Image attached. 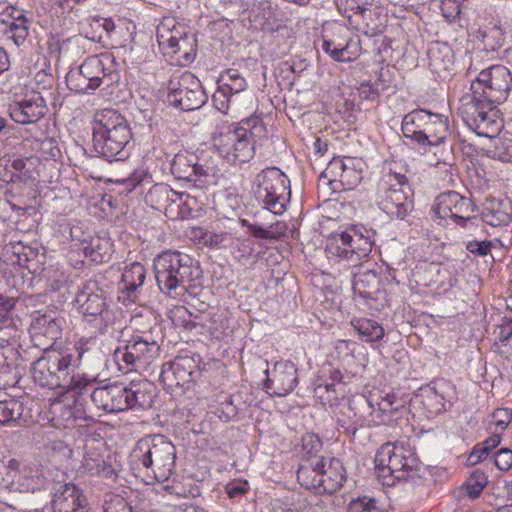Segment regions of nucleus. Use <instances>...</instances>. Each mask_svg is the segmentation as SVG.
<instances>
[{
    "instance_id": "obj_1",
    "label": "nucleus",
    "mask_w": 512,
    "mask_h": 512,
    "mask_svg": "<svg viewBox=\"0 0 512 512\" xmlns=\"http://www.w3.org/2000/svg\"><path fill=\"white\" fill-rule=\"evenodd\" d=\"M265 132L262 121L247 120L244 125L219 128L213 136V146L227 163L242 165L254 157L255 138Z\"/></svg>"
},
{
    "instance_id": "obj_2",
    "label": "nucleus",
    "mask_w": 512,
    "mask_h": 512,
    "mask_svg": "<svg viewBox=\"0 0 512 512\" xmlns=\"http://www.w3.org/2000/svg\"><path fill=\"white\" fill-rule=\"evenodd\" d=\"M154 270L159 289L171 297L183 295L199 273L195 261L178 251L160 254L154 260Z\"/></svg>"
},
{
    "instance_id": "obj_3",
    "label": "nucleus",
    "mask_w": 512,
    "mask_h": 512,
    "mask_svg": "<svg viewBox=\"0 0 512 512\" xmlns=\"http://www.w3.org/2000/svg\"><path fill=\"white\" fill-rule=\"evenodd\" d=\"M132 137L127 120L114 109H103L94 116L93 149L104 158H114L124 152Z\"/></svg>"
},
{
    "instance_id": "obj_4",
    "label": "nucleus",
    "mask_w": 512,
    "mask_h": 512,
    "mask_svg": "<svg viewBox=\"0 0 512 512\" xmlns=\"http://www.w3.org/2000/svg\"><path fill=\"white\" fill-rule=\"evenodd\" d=\"M176 448L165 436L147 435L136 442L131 462L150 470L158 481H166L175 468Z\"/></svg>"
},
{
    "instance_id": "obj_5",
    "label": "nucleus",
    "mask_w": 512,
    "mask_h": 512,
    "mask_svg": "<svg viewBox=\"0 0 512 512\" xmlns=\"http://www.w3.org/2000/svg\"><path fill=\"white\" fill-rule=\"evenodd\" d=\"M379 477H393L397 480H409L420 476L422 466L413 450L405 443H386L375 456Z\"/></svg>"
},
{
    "instance_id": "obj_6",
    "label": "nucleus",
    "mask_w": 512,
    "mask_h": 512,
    "mask_svg": "<svg viewBox=\"0 0 512 512\" xmlns=\"http://www.w3.org/2000/svg\"><path fill=\"white\" fill-rule=\"evenodd\" d=\"M76 367L73 350L65 347H46L43 355L32 366V377L36 383L50 389L62 388L68 374Z\"/></svg>"
},
{
    "instance_id": "obj_7",
    "label": "nucleus",
    "mask_w": 512,
    "mask_h": 512,
    "mask_svg": "<svg viewBox=\"0 0 512 512\" xmlns=\"http://www.w3.org/2000/svg\"><path fill=\"white\" fill-rule=\"evenodd\" d=\"M413 192L404 174L385 172L380 178L375 194L377 206L389 217L404 219L413 209Z\"/></svg>"
},
{
    "instance_id": "obj_8",
    "label": "nucleus",
    "mask_w": 512,
    "mask_h": 512,
    "mask_svg": "<svg viewBox=\"0 0 512 512\" xmlns=\"http://www.w3.org/2000/svg\"><path fill=\"white\" fill-rule=\"evenodd\" d=\"M118 78L113 59L108 54L88 57L79 67L78 72L67 75V83L77 93H87L101 86L109 87Z\"/></svg>"
},
{
    "instance_id": "obj_9",
    "label": "nucleus",
    "mask_w": 512,
    "mask_h": 512,
    "mask_svg": "<svg viewBox=\"0 0 512 512\" xmlns=\"http://www.w3.org/2000/svg\"><path fill=\"white\" fill-rule=\"evenodd\" d=\"M253 192L267 210L281 215L290 200V180L279 168L268 167L257 174Z\"/></svg>"
},
{
    "instance_id": "obj_10",
    "label": "nucleus",
    "mask_w": 512,
    "mask_h": 512,
    "mask_svg": "<svg viewBox=\"0 0 512 512\" xmlns=\"http://www.w3.org/2000/svg\"><path fill=\"white\" fill-rule=\"evenodd\" d=\"M160 355V345L149 333L133 335L123 347L114 352L119 370H146Z\"/></svg>"
},
{
    "instance_id": "obj_11",
    "label": "nucleus",
    "mask_w": 512,
    "mask_h": 512,
    "mask_svg": "<svg viewBox=\"0 0 512 512\" xmlns=\"http://www.w3.org/2000/svg\"><path fill=\"white\" fill-rule=\"evenodd\" d=\"M512 77L510 71L502 65H493L483 69L472 81L470 90L488 101V105L503 103L510 92Z\"/></svg>"
},
{
    "instance_id": "obj_12",
    "label": "nucleus",
    "mask_w": 512,
    "mask_h": 512,
    "mask_svg": "<svg viewBox=\"0 0 512 512\" xmlns=\"http://www.w3.org/2000/svg\"><path fill=\"white\" fill-rule=\"evenodd\" d=\"M168 102L183 111L200 108L208 99L198 78L191 72L174 75L168 83Z\"/></svg>"
},
{
    "instance_id": "obj_13",
    "label": "nucleus",
    "mask_w": 512,
    "mask_h": 512,
    "mask_svg": "<svg viewBox=\"0 0 512 512\" xmlns=\"http://www.w3.org/2000/svg\"><path fill=\"white\" fill-rule=\"evenodd\" d=\"M372 250V242L356 229L335 233L328 240L326 251L330 257L347 260L357 266Z\"/></svg>"
},
{
    "instance_id": "obj_14",
    "label": "nucleus",
    "mask_w": 512,
    "mask_h": 512,
    "mask_svg": "<svg viewBox=\"0 0 512 512\" xmlns=\"http://www.w3.org/2000/svg\"><path fill=\"white\" fill-rule=\"evenodd\" d=\"M76 302L83 317L103 333L111 321V313L107 309L104 291L94 280L85 282L77 293Z\"/></svg>"
},
{
    "instance_id": "obj_15",
    "label": "nucleus",
    "mask_w": 512,
    "mask_h": 512,
    "mask_svg": "<svg viewBox=\"0 0 512 512\" xmlns=\"http://www.w3.org/2000/svg\"><path fill=\"white\" fill-rule=\"evenodd\" d=\"M171 173L178 180L203 184L205 179L214 177L216 166L213 161L200 159L187 151L177 153L171 162Z\"/></svg>"
},
{
    "instance_id": "obj_16",
    "label": "nucleus",
    "mask_w": 512,
    "mask_h": 512,
    "mask_svg": "<svg viewBox=\"0 0 512 512\" xmlns=\"http://www.w3.org/2000/svg\"><path fill=\"white\" fill-rule=\"evenodd\" d=\"M322 49L338 62H352L362 52L360 40L352 38L348 28L340 24L333 27L331 36L323 37Z\"/></svg>"
},
{
    "instance_id": "obj_17",
    "label": "nucleus",
    "mask_w": 512,
    "mask_h": 512,
    "mask_svg": "<svg viewBox=\"0 0 512 512\" xmlns=\"http://www.w3.org/2000/svg\"><path fill=\"white\" fill-rule=\"evenodd\" d=\"M157 42L164 53L181 54L180 57L186 61H192L195 58L193 43L177 27L173 19H167L157 26Z\"/></svg>"
},
{
    "instance_id": "obj_18",
    "label": "nucleus",
    "mask_w": 512,
    "mask_h": 512,
    "mask_svg": "<svg viewBox=\"0 0 512 512\" xmlns=\"http://www.w3.org/2000/svg\"><path fill=\"white\" fill-rule=\"evenodd\" d=\"M472 206L470 199L455 191H449L437 196L433 211L440 220L447 221L451 219L454 222L460 221L462 225H466L473 220L470 216L473 211Z\"/></svg>"
},
{
    "instance_id": "obj_19",
    "label": "nucleus",
    "mask_w": 512,
    "mask_h": 512,
    "mask_svg": "<svg viewBox=\"0 0 512 512\" xmlns=\"http://www.w3.org/2000/svg\"><path fill=\"white\" fill-rule=\"evenodd\" d=\"M242 22L253 30L276 31L280 27L282 14L268 0L255 2L241 14Z\"/></svg>"
},
{
    "instance_id": "obj_20",
    "label": "nucleus",
    "mask_w": 512,
    "mask_h": 512,
    "mask_svg": "<svg viewBox=\"0 0 512 512\" xmlns=\"http://www.w3.org/2000/svg\"><path fill=\"white\" fill-rule=\"evenodd\" d=\"M265 391L273 396L284 397L291 393L298 383L297 368L290 361L275 363L272 370L266 369Z\"/></svg>"
},
{
    "instance_id": "obj_21",
    "label": "nucleus",
    "mask_w": 512,
    "mask_h": 512,
    "mask_svg": "<svg viewBox=\"0 0 512 512\" xmlns=\"http://www.w3.org/2000/svg\"><path fill=\"white\" fill-rule=\"evenodd\" d=\"M245 79L237 70L229 69L219 80V86L212 96L214 106L223 114H228L234 97L246 89Z\"/></svg>"
},
{
    "instance_id": "obj_22",
    "label": "nucleus",
    "mask_w": 512,
    "mask_h": 512,
    "mask_svg": "<svg viewBox=\"0 0 512 512\" xmlns=\"http://www.w3.org/2000/svg\"><path fill=\"white\" fill-rule=\"evenodd\" d=\"M29 331L35 345L44 349L61 338L62 323L52 313L38 315L31 322Z\"/></svg>"
},
{
    "instance_id": "obj_23",
    "label": "nucleus",
    "mask_w": 512,
    "mask_h": 512,
    "mask_svg": "<svg viewBox=\"0 0 512 512\" xmlns=\"http://www.w3.org/2000/svg\"><path fill=\"white\" fill-rule=\"evenodd\" d=\"M386 16L381 9L372 4L364 6L355 13L348 14V21L357 31L373 37L382 33L385 27Z\"/></svg>"
},
{
    "instance_id": "obj_24",
    "label": "nucleus",
    "mask_w": 512,
    "mask_h": 512,
    "mask_svg": "<svg viewBox=\"0 0 512 512\" xmlns=\"http://www.w3.org/2000/svg\"><path fill=\"white\" fill-rule=\"evenodd\" d=\"M91 398L98 408L109 413L128 409V404L125 401V386L120 383L95 388Z\"/></svg>"
},
{
    "instance_id": "obj_25",
    "label": "nucleus",
    "mask_w": 512,
    "mask_h": 512,
    "mask_svg": "<svg viewBox=\"0 0 512 512\" xmlns=\"http://www.w3.org/2000/svg\"><path fill=\"white\" fill-rule=\"evenodd\" d=\"M45 113V101L40 95H33L31 98L23 99L20 102L11 104L9 107L10 117L20 124L35 123L40 120Z\"/></svg>"
},
{
    "instance_id": "obj_26",
    "label": "nucleus",
    "mask_w": 512,
    "mask_h": 512,
    "mask_svg": "<svg viewBox=\"0 0 512 512\" xmlns=\"http://www.w3.org/2000/svg\"><path fill=\"white\" fill-rule=\"evenodd\" d=\"M321 488L320 493L332 494L341 488L346 479L345 469L340 460L335 458H320Z\"/></svg>"
},
{
    "instance_id": "obj_27",
    "label": "nucleus",
    "mask_w": 512,
    "mask_h": 512,
    "mask_svg": "<svg viewBox=\"0 0 512 512\" xmlns=\"http://www.w3.org/2000/svg\"><path fill=\"white\" fill-rule=\"evenodd\" d=\"M50 413L55 426H70L75 420L85 418L83 404L79 399L57 400L51 403Z\"/></svg>"
},
{
    "instance_id": "obj_28",
    "label": "nucleus",
    "mask_w": 512,
    "mask_h": 512,
    "mask_svg": "<svg viewBox=\"0 0 512 512\" xmlns=\"http://www.w3.org/2000/svg\"><path fill=\"white\" fill-rule=\"evenodd\" d=\"M428 117L429 119L422 129L419 146L437 147L444 144L449 134L447 119L442 115L430 112H428Z\"/></svg>"
},
{
    "instance_id": "obj_29",
    "label": "nucleus",
    "mask_w": 512,
    "mask_h": 512,
    "mask_svg": "<svg viewBox=\"0 0 512 512\" xmlns=\"http://www.w3.org/2000/svg\"><path fill=\"white\" fill-rule=\"evenodd\" d=\"M155 393L152 384L147 380L131 382L125 386V401L128 409H148L154 403Z\"/></svg>"
},
{
    "instance_id": "obj_30",
    "label": "nucleus",
    "mask_w": 512,
    "mask_h": 512,
    "mask_svg": "<svg viewBox=\"0 0 512 512\" xmlns=\"http://www.w3.org/2000/svg\"><path fill=\"white\" fill-rule=\"evenodd\" d=\"M86 503L81 490L73 483H66L55 493L52 507L54 512H73Z\"/></svg>"
},
{
    "instance_id": "obj_31",
    "label": "nucleus",
    "mask_w": 512,
    "mask_h": 512,
    "mask_svg": "<svg viewBox=\"0 0 512 512\" xmlns=\"http://www.w3.org/2000/svg\"><path fill=\"white\" fill-rule=\"evenodd\" d=\"M189 359H175L162 365L160 378L168 387L184 386L190 381L192 372Z\"/></svg>"
},
{
    "instance_id": "obj_32",
    "label": "nucleus",
    "mask_w": 512,
    "mask_h": 512,
    "mask_svg": "<svg viewBox=\"0 0 512 512\" xmlns=\"http://www.w3.org/2000/svg\"><path fill=\"white\" fill-rule=\"evenodd\" d=\"M77 351L76 366L81 364L96 367L104 362L105 355L96 338H81L75 345Z\"/></svg>"
},
{
    "instance_id": "obj_33",
    "label": "nucleus",
    "mask_w": 512,
    "mask_h": 512,
    "mask_svg": "<svg viewBox=\"0 0 512 512\" xmlns=\"http://www.w3.org/2000/svg\"><path fill=\"white\" fill-rule=\"evenodd\" d=\"M481 217L485 223L493 227L507 225L511 221V207L507 201L486 199Z\"/></svg>"
},
{
    "instance_id": "obj_34",
    "label": "nucleus",
    "mask_w": 512,
    "mask_h": 512,
    "mask_svg": "<svg viewBox=\"0 0 512 512\" xmlns=\"http://www.w3.org/2000/svg\"><path fill=\"white\" fill-rule=\"evenodd\" d=\"M475 93L466 95L462 98V105L460 107L461 114L464 121L471 129H478V119L484 114L486 109H490L492 105H488V101L483 97H477Z\"/></svg>"
},
{
    "instance_id": "obj_35",
    "label": "nucleus",
    "mask_w": 512,
    "mask_h": 512,
    "mask_svg": "<svg viewBox=\"0 0 512 512\" xmlns=\"http://www.w3.org/2000/svg\"><path fill=\"white\" fill-rule=\"evenodd\" d=\"M379 285L380 279L375 271L365 269L353 272V290L362 298H373L379 290Z\"/></svg>"
},
{
    "instance_id": "obj_36",
    "label": "nucleus",
    "mask_w": 512,
    "mask_h": 512,
    "mask_svg": "<svg viewBox=\"0 0 512 512\" xmlns=\"http://www.w3.org/2000/svg\"><path fill=\"white\" fill-rule=\"evenodd\" d=\"M320 477V458L316 460H303L297 471V480L299 484L306 489L314 490L317 494H321Z\"/></svg>"
},
{
    "instance_id": "obj_37",
    "label": "nucleus",
    "mask_w": 512,
    "mask_h": 512,
    "mask_svg": "<svg viewBox=\"0 0 512 512\" xmlns=\"http://www.w3.org/2000/svg\"><path fill=\"white\" fill-rule=\"evenodd\" d=\"M9 468L19 471L20 475L27 481V489L34 492L44 487L46 479L40 465L22 464L17 460L12 459L9 461Z\"/></svg>"
},
{
    "instance_id": "obj_38",
    "label": "nucleus",
    "mask_w": 512,
    "mask_h": 512,
    "mask_svg": "<svg viewBox=\"0 0 512 512\" xmlns=\"http://www.w3.org/2000/svg\"><path fill=\"white\" fill-rule=\"evenodd\" d=\"M428 119V111L426 110H414L406 114L401 127L404 137L410 138L419 145L422 129Z\"/></svg>"
},
{
    "instance_id": "obj_39",
    "label": "nucleus",
    "mask_w": 512,
    "mask_h": 512,
    "mask_svg": "<svg viewBox=\"0 0 512 512\" xmlns=\"http://www.w3.org/2000/svg\"><path fill=\"white\" fill-rule=\"evenodd\" d=\"M146 270L144 266L135 262L125 267L122 273V290L127 293L135 292L144 283Z\"/></svg>"
},
{
    "instance_id": "obj_40",
    "label": "nucleus",
    "mask_w": 512,
    "mask_h": 512,
    "mask_svg": "<svg viewBox=\"0 0 512 512\" xmlns=\"http://www.w3.org/2000/svg\"><path fill=\"white\" fill-rule=\"evenodd\" d=\"M351 324L368 342L378 341L384 336V328L375 320L359 318L352 320Z\"/></svg>"
},
{
    "instance_id": "obj_41",
    "label": "nucleus",
    "mask_w": 512,
    "mask_h": 512,
    "mask_svg": "<svg viewBox=\"0 0 512 512\" xmlns=\"http://www.w3.org/2000/svg\"><path fill=\"white\" fill-rule=\"evenodd\" d=\"M15 303L13 298L0 294V332L5 330L7 336H11V332L15 331L12 315Z\"/></svg>"
},
{
    "instance_id": "obj_42",
    "label": "nucleus",
    "mask_w": 512,
    "mask_h": 512,
    "mask_svg": "<svg viewBox=\"0 0 512 512\" xmlns=\"http://www.w3.org/2000/svg\"><path fill=\"white\" fill-rule=\"evenodd\" d=\"M497 106H491L490 109H486L484 114L478 119L479 128L473 129L479 135L489 136L490 133H496L500 130L501 123L496 120L498 115Z\"/></svg>"
},
{
    "instance_id": "obj_43",
    "label": "nucleus",
    "mask_w": 512,
    "mask_h": 512,
    "mask_svg": "<svg viewBox=\"0 0 512 512\" xmlns=\"http://www.w3.org/2000/svg\"><path fill=\"white\" fill-rule=\"evenodd\" d=\"M22 404L15 399L0 401V425L16 421L22 415Z\"/></svg>"
},
{
    "instance_id": "obj_44",
    "label": "nucleus",
    "mask_w": 512,
    "mask_h": 512,
    "mask_svg": "<svg viewBox=\"0 0 512 512\" xmlns=\"http://www.w3.org/2000/svg\"><path fill=\"white\" fill-rule=\"evenodd\" d=\"M10 167L17 173L11 175L12 182H27L32 178V173L28 165H32V158H14L8 160Z\"/></svg>"
},
{
    "instance_id": "obj_45",
    "label": "nucleus",
    "mask_w": 512,
    "mask_h": 512,
    "mask_svg": "<svg viewBox=\"0 0 512 512\" xmlns=\"http://www.w3.org/2000/svg\"><path fill=\"white\" fill-rule=\"evenodd\" d=\"M0 18L6 27L13 26L14 24L29 23L26 12L13 5L6 6L0 13Z\"/></svg>"
},
{
    "instance_id": "obj_46",
    "label": "nucleus",
    "mask_w": 512,
    "mask_h": 512,
    "mask_svg": "<svg viewBox=\"0 0 512 512\" xmlns=\"http://www.w3.org/2000/svg\"><path fill=\"white\" fill-rule=\"evenodd\" d=\"M487 484V477L482 471L475 470L464 484V489L470 498H477Z\"/></svg>"
},
{
    "instance_id": "obj_47",
    "label": "nucleus",
    "mask_w": 512,
    "mask_h": 512,
    "mask_svg": "<svg viewBox=\"0 0 512 512\" xmlns=\"http://www.w3.org/2000/svg\"><path fill=\"white\" fill-rule=\"evenodd\" d=\"M95 381V378H90L86 374H68V381L63 385L62 389L66 391H78L81 394L86 391Z\"/></svg>"
},
{
    "instance_id": "obj_48",
    "label": "nucleus",
    "mask_w": 512,
    "mask_h": 512,
    "mask_svg": "<svg viewBox=\"0 0 512 512\" xmlns=\"http://www.w3.org/2000/svg\"><path fill=\"white\" fill-rule=\"evenodd\" d=\"M242 223L250 230L254 237L260 239H276L283 233L282 230H279V223L276 225H271L269 228H264L257 224H251L247 220H243Z\"/></svg>"
},
{
    "instance_id": "obj_49",
    "label": "nucleus",
    "mask_w": 512,
    "mask_h": 512,
    "mask_svg": "<svg viewBox=\"0 0 512 512\" xmlns=\"http://www.w3.org/2000/svg\"><path fill=\"white\" fill-rule=\"evenodd\" d=\"M347 164L341 158H333L322 172V177L327 179L329 184L338 183Z\"/></svg>"
},
{
    "instance_id": "obj_50",
    "label": "nucleus",
    "mask_w": 512,
    "mask_h": 512,
    "mask_svg": "<svg viewBox=\"0 0 512 512\" xmlns=\"http://www.w3.org/2000/svg\"><path fill=\"white\" fill-rule=\"evenodd\" d=\"M348 512H381L374 498L353 499L348 505Z\"/></svg>"
},
{
    "instance_id": "obj_51",
    "label": "nucleus",
    "mask_w": 512,
    "mask_h": 512,
    "mask_svg": "<svg viewBox=\"0 0 512 512\" xmlns=\"http://www.w3.org/2000/svg\"><path fill=\"white\" fill-rule=\"evenodd\" d=\"M103 509L109 512H131L127 501L117 494L106 495Z\"/></svg>"
},
{
    "instance_id": "obj_52",
    "label": "nucleus",
    "mask_w": 512,
    "mask_h": 512,
    "mask_svg": "<svg viewBox=\"0 0 512 512\" xmlns=\"http://www.w3.org/2000/svg\"><path fill=\"white\" fill-rule=\"evenodd\" d=\"M302 452L304 455H316L322 448V441L314 433H306L301 440Z\"/></svg>"
},
{
    "instance_id": "obj_53",
    "label": "nucleus",
    "mask_w": 512,
    "mask_h": 512,
    "mask_svg": "<svg viewBox=\"0 0 512 512\" xmlns=\"http://www.w3.org/2000/svg\"><path fill=\"white\" fill-rule=\"evenodd\" d=\"M5 34L13 40V42L20 46L22 45L29 35V23L14 24L13 26L6 27Z\"/></svg>"
},
{
    "instance_id": "obj_54",
    "label": "nucleus",
    "mask_w": 512,
    "mask_h": 512,
    "mask_svg": "<svg viewBox=\"0 0 512 512\" xmlns=\"http://www.w3.org/2000/svg\"><path fill=\"white\" fill-rule=\"evenodd\" d=\"M360 180V172L348 163L338 183H340L344 190H351L360 182Z\"/></svg>"
},
{
    "instance_id": "obj_55",
    "label": "nucleus",
    "mask_w": 512,
    "mask_h": 512,
    "mask_svg": "<svg viewBox=\"0 0 512 512\" xmlns=\"http://www.w3.org/2000/svg\"><path fill=\"white\" fill-rule=\"evenodd\" d=\"M493 424L505 430L512 420V409L508 408H497L491 415Z\"/></svg>"
},
{
    "instance_id": "obj_56",
    "label": "nucleus",
    "mask_w": 512,
    "mask_h": 512,
    "mask_svg": "<svg viewBox=\"0 0 512 512\" xmlns=\"http://www.w3.org/2000/svg\"><path fill=\"white\" fill-rule=\"evenodd\" d=\"M494 463L501 471H507L512 467V450L502 448L494 455Z\"/></svg>"
},
{
    "instance_id": "obj_57",
    "label": "nucleus",
    "mask_w": 512,
    "mask_h": 512,
    "mask_svg": "<svg viewBox=\"0 0 512 512\" xmlns=\"http://www.w3.org/2000/svg\"><path fill=\"white\" fill-rule=\"evenodd\" d=\"M441 10L446 19L454 21L461 13V5L456 0H442Z\"/></svg>"
},
{
    "instance_id": "obj_58",
    "label": "nucleus",
    "mask_w": 512,
    "mask_h": 512,
    "mask_svg": "<svg viewBox=\"0 0 512 512\" xmlns=\"http://www.w3.org/2000/svg\"><path fill=\"white\" fill-rule=\"evenodd\" d=\"M318 503L311 504L305 502H299L290 506L279 505L274 507L273 512H317Z\"/></svg>"
},
{
    "instance_id": "obj_59",
    "label": "nucleus",
    "mask_w": 512,
    "mask_h": 512,
    "mask_svg": "<svg viewBox=\"0 0 512 512\" xmlns=\"http://www.w3.org/2000/svg\"><path fill=\"white\" fill-rule=\"evenodd\" d=\"M200 233L202 234L200 237L201 242L210 248L222 247V244L226 238L225 233L216 234V233H207V232H202V231H200Z\"/></svg>"
},
{
    "instance_id": "obj_60",
    "label": "nucleus",
    "mask_w": 512,
    "mask_h": 512,
    "mask_svg": "<svg viewBox=\"0 0 512 512\" xmlns=\"http://www.w3.org/2000/svg\"><path fill=\"white\" fill-rule=\"evenodd\" d=\"M494 333L501 343L507 342L512 337V319H504L502 323L497 326Z\"/></svg>"
},
{
    "instance_id": "obj_61",
    "label": "nucleus",
    "mask_w": 512,
    "mask_h": 512,
    "mask_svg": "<svg viewBox=\"0 0 512 512\" xmlns=\"http://www.w3.org/2000/svg\"><path fill=\"white\" fill-rule=\"evenodd\" d=\"M339 12L343 13L347 18L348 14L358 12L365 5H360L357 0H336Z\"/></svg>"
},
{
    "instance_id": "obj_62",
    "label": "nucleus",
    "mask_w": 512,
    "mask_h": 512,
    "mask_svg": "<svg viewBox=\"0 0 512 512\" xmlns=\"http://www.w3.org/2000/svg\"><path fill=\"white\" fill-rule=\"evenodd\" d=\"M225 490L231 499H236L247 492V483L239 481L230 482L226 485Z\"/></svg>"
},
{
    "instance_id": "obj_63",
    "label": "nucleus",
    "mask_w": 512,
    "mask_h": 512,
    "mask_svg": "<svg viewBox=\"0 0 512 512\" xmlns=\"http://www.w3.org/2000/svg\"><path fill=\"white\" fill-rule=\"evenodd\" d=\"M334 384L319 386L316 389V394L320 397L323 404L332 405L337 399L335 395H330V392L335 394Z\"/></svg>"
},
{
    "instance_id": "obj_64",
    "label": "nucleus",
    "mask_w": 512,
    "mask_h": 512,
    "mask_svg": "<svg viewBox=\"0 0 512 512\" xmlns=\"http://www.w3.org/2000/svg\"><path fill=\"white\" fill-rule=\"evenodd\" d=\"M492 247L491 241H472L469 242L467 245V249L474 254H477L479 256H485L489 253L490 249Z\"/></svg>"
}]
</instances>
